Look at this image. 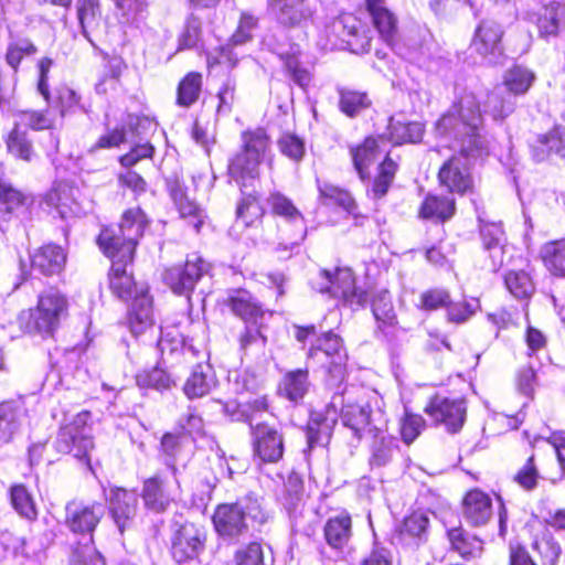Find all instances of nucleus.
Returning <instances> with one entry per match:
<instances>
[{
  "label": "nucleus",
  "instance_id": "nucleus-1",
  "mask_svg": "<svg viewBox=\"0 0 565 565\" xmlns=\"http://www.w3.org/2000/svg\"><path fill=\"white\" fill-rule=\"evenodd\" d=\"M147 218L140 209L128 210L121 218L118 233L105 228L98 236L99 247L113 262L109 273V287L115 296L132 300L128 323L135 335L143 333L153 323L152 303L143 285H137L127 264L134 258L135 247L147 226Z\"/></svg>",
  "mask_w": 565,
  "mask_h": 565
},
{
  "label": "nucleus",
  "instance_id": "nucleus-2",
  "mask_svg": "<svg viewBox=\"0 0 565 565\" xmlns=\"http://www.w3.org/2000/svg\"><path fill=\"white\" fill-rule=\"evenodd\" d=\"M435 130L441 139L438 147L460 152L443 164L438 173L439 181L449 191L463 194L472 188L468 158L481 156L486 150V139L481 135L482 115L477 97L472 93L463 94L436 122Z\"/></svg>",
  "mask_w": 565,
  "mask_h": 565
},
{
  "label": "nucleus",
  "instance_id": "nucleus-3",
  "mask_svg": "<svg viewBox=\"0 0 565 565\" xmlns=\"http://www.w3.org/2000/svg\"><path fill=\"white\" fill-rule=\"evenodd\" d=\"M380 397L375 392H369L362 387H348L342 383L341 386H334L331 401L323 409L311 412L309 424L308 440L310 446L318 441L313 437V431L329 437L335 426L339 415L345 427L352 430L353 435L361 438L365 433L381 430L385 422L380 408L373 409L372 405H377Z\"/></svg>",
  "mask_w": 565,
  "mask_h": 565
},
{
  "label": "nucleus",
  "instance_id": "nucleus-4",
  "mask_svg": "<svg viewBox=\"0 0 565 565\" xmlns=\"http://www.w3.org/2000/svg\"><path fill=\"white\" fill-rule=\"evenodd\" d=\"M386 147L387 140L379 136L367 137L362 145L351 150L354 168L362 180L369 175V167L385 154L379 167V174L367 190L372 200H380L387 193L397 170V164L386 153Z\"/></svg>",
  "mask_w": 565,
  "mask_h": 565
},
{
  "label": "nucleus",
  "instance_id": "nucleus-5",
  "mask_svg": "<svg viewBox=\"0 0 565 565\" xmlns=\"http://www.w3.org/2000/svg\"><path fill=\"white\" fill-rule=\"evenodd\" d=\"M268 514L257 498L247 495L234 503L220 504L213 514L216 532L224 539L237 540L249 529V521L258 525L267 522Z\"/></svg>",
  "mask_w": 565,
  "mask_h": 565
},
{
  "label": "nucleus",
  "instance_id": "nucleus-6",
  "mask_svg": "<svg viewBox=\"0 0 565 565\" xmlns=\"http://www.w3.org/2000/svg\"><path fill=\"white\" fill-rule=\"evenodd\" d=\"M67 310L66 297L60 290L50 288L39 295L34 309L21 312L19 321L29 333L51 337L67 316Z\"/></svg>",
  "mask_w": 565,
  "mask_h": 565
},
{
  "label": "nucleus",
  "instance_id": "nucleus-7",
  "mask_svg": "<svg viewBox=\"0 0 565 565\" xmlns=\"http://www.w3.org/2000/svg\"><path fill=\"white\" fill-rule=\"evenodd\" d=\"M243 148L230 161L228 172L236 182L255 179L259 164L266 159L270 149V141L263 129L245 131L242 135Z\"/></svg>",
  "mask_w": 565,
  "mask_h": 565
},
{
  "label": "nucleus",
  "instance_id": "nucleus-8",
  "mask_svg": "<svg viewBox=\"0 0 565 565\" xmlns=\"http://www.w3.org/2000/svg\"><path fill=\"white\" fill-rule=\"evenodd\" d=\"M319 280L313 281V288L319 292H328L340 299L352 309L363 308L367 302V292L356 287L355 278L350 268H337L334 273L321 270Z\"/></svg>",
  "mask_w": 565,
  "mask_h": 565
},
{
  "label": "nucleus",
  "instance_id": "nucleus-9",
  "mask_svg": "<svg viewBox=\"0 0 565 565\" xmlns=\"http://www.w3.org/2000/svg\"><path fill=\"white\" fill-rule=\"evenodd\" d=\"M308 358L317 360L323 365H328L330 379L329 386H341L345 377V364L348 360L347 351L342 339L329 331L318 338L309 352Z\"/></svg>",
  "mask_w": 565,
  "mask_h": 565
},
{
  "label": "nucleus",
  "instance_id": "nucleus-10",
  "mask_svg": "<svg viewBox=\"0 0 565 565\" xmlns=\"http://www.w3.org/2000/svg\"><path fill=\"white\" fill-rule=\"evenodd\" d=\"M89 418L88 412H81L60 428L54 441L57 452L72 454L78 459L87 458L94 446L90 428L87 425Z\"/></svg>",
  "mask_w": 565,
  "mask_h": 565
},
{
  "label": "nucleus",
  "instance_id": "nucleus-11",
  "mask_svg": "<svg viewBox=\"0 0 565 565\" xmlns=\"http://www.w3.org/2000/svg\"><path fill=\"white\" fill-rule=\"evenodd\" d=\"M180 494L178 475L162 476L161 472L146 479L141 498L145 507L156 513L166 511Z\"/></svg>",
  "mask_w": 565,
  "mask_h": 565
},
{
  "label": "nucleus",
  "instance_id": "nucleus-12",
  "mask_svg": "<svg viewBox=\"0 0 565 565\" xmlns=\"http://www.w3.org/2000/svg\"><path fill=\"white\" fill-rule=\"evenodd\" d=\"M501 24L492 19L482 20L476 28L471 49L489 64H500L503 60Z\"/></svg>",
  "mask_w": 565,
  "mask_h": 565
},
{
  "label": "nucleus",
  "instance_id": "nucleus-13",
  "mask_svg": "<svg viewBox=\"0 0 565 565\" xmlns=\"http://www.w3.org/2000/svg\"><path fill=\"white\" fill-rule=\"evenodd\" d=\"M106 512L102 502L71 501L65 505V525L76 534L92 536Z\"/></svg>",
  "mask_w": 565,
  "mask_h": 565
},
{
  "label": "nucleus",
  "instance_id": "nucleus-14",
  "mask_svg": "<svg viewBox=\"0 0 565 565\" xmlns=\"http://www.w3.org/2000/svg\"><path fill=\"white\" fill-rule=\"evenodd\" d=\"M253 454L262 462L276 463L284 455V436L275 427L265 423L252 425Z\"/></svg>",
  "mask_w": 565,
  "mask_h": 565
},
{
  "label": "nucleus",
  "instance_id": "nucleus-15",
  "mask_svg": "<svg viewBox=\"0 0 565 565\" xmlns=\"http://www.w3.org/2000/svg\"><path fill=\"white\" fill-rule=\"evenodd\" d=\"M206 532L194 523L178 526L172 536L171 553L178 563L196 558L204 550Z\"/></svg>",
  "mask_w": 565,
  "mask_h": 565
},
{
  "label": "nucleus",
  "instance_id": "nucleus-16",
  "mask_svg": "<svg viewBox=\"0 0 565 565\" xmlns=\"http://www.w3.org/2000/svg\"><path fill=\"white\" fill-rule=\"evenodd\" d=\"M207 271L209 265L200 256L193 255L184 266L167 269L163 279L174 294L189 297L196 281Z\"/></svg>",
  "mask_w": 565,
  "mask_h": 565
},
{
  "label": "nucleus",
  "instance_id": "nucleus-17",
  "mask_svg": "<svg viewBox=\"0 0 565 565\" xmlns=\"http://www.w3.org/2000/svg\"><path fill=\"white\" fill-rule=\"evenodd\" d=\"M425 413L437 424H443L449 433H457L466 419V406L462 399L434 396L425 407Z\"/></svg>",
  "mask_w": 565,
  "mask_h": 565
},
{
  "label": "nucleus",
  "instance_id": "nucleus-18",
  "mask_svg": "<svg viewBox=\"0 0 565 565\" xmlns=\"http://www.w3.org/2000/svg\"><path fill=\"white\" fill-rule=\"evenodd\" d=\"M105 498L108 501L109 513L122 533L131 525L137 514L138 495L135 491L115 487L110 488L109 493H105Z\"/></svg>",
  "mask_w": 565,
  "mask_h": 565
},
{
  "label": "nucleus",
  "instance_id": "nucleus-19",
  "mask_svg": "<svg viewBox=\"0 0 565 565\" xmlns=\"http://www.w3.org/2000/svg\"><path fill=\"white\" fill-rule=\"evenodd\" d=\"M160 451L167 467L173 475H178V465L185 466L193 454L192 438L180 431L166 433L160 441Z\"/></svg>",
  "mask_w": 565,
  "mask_h": 565
},
{
  "label": "nucleus",
  "instance_id": "nucleus-20",
  "mask_svg": "<svg viewBox=\"0 0 565 565\" xmlns=\"http://www.w3.org/2000/svg\"><path fill=\"white\" fill-rule=\"evenodd\" d=\"M268 8L277 22L284 26H303L313 15L307 0H270Z\"/></svg>",
  "mask_w": 565,
  "mask_h": 565
},
{
  "label": "nucleus",
  "instance_id": "nucleus-21",
  "mask_svg": "<svg viewBox=\"0 0 565 565\" xmlns=\"http://www.w3.org/2000/svg\"><path fill=\"white\" fill-rule=\"evenodd\" d=\"M126 125L128 129L125 127L116 128L109 134L102 136L95 147L104 149L119 147L126 142L132 143L135 142V137L141 136L146 130L154 126L149 118L135 115L128 116Z\"/></svg>",
  "mask_w": 565,
  "mask_h": 565
},
{
  "label": "nucleus",
  "instance_id": "nucleus-22",
  "mask_svg": "<svg viewBox=\"0 0 565 565\" xmlns=\"http://www.w3.org/2000/svg\"><path fill=\"white\" fill-rule=\"evenodd\" d=\"M462 514L469 524L484 525L493 514L491 498L478 489L469 491L463 498Z\"/></svg>",
  "mask_w": 565,
  "mask_h": 565
},
{
  "label": "nucleus",
  "instance_id": "nucleus-23",
  "mask_svg": "<svg viewBox=\"0 0 565 565\" xmlns=\"http://www.w3.org/2000/svg\"><path fill=\"white\" fill-rule=\"evenodd\" d=\"M66 263L64 249L55 244H47L36 249L31 256L33 270L45 276L58 275Z\"/></svg>",
  "mask_w": 565,
  "mask_h": 565
},
{
  "label": "nucleus",
  "instance_id": "nucleus-24",
  "mask_svg": "<svg viewBox=\"0 0 565 565\" xmlns=\"http://www.w3.org/2000/svg\"><path fill=\"white\" fill-rule=\"evenodd\" d=\"M25 415L26 408L21 398L0 403V441L9 443L13 438Z\"/></svg>",
  "mask_w": 565,
  "mask_h": 565
},
{
  "label": "nucleus",
  "instance_id": "nucleus-25",
  "mask_svg": "<svg viewBox=\"0 0 565 565\" xmlns=\"http://www.w3.org/2000/svg\"><path fill=\"white\" fill-rule=\"evenodd\" d=\"M551 154L565 158V127L556 126L547 134L540 135L532 145L535 161H545Z\"/></svg>",
  "mask_w": 565,
  "mask_h": 565
},
{
  "label": "nucleus",
  "instance_id": "nucleus-26",
  "mask_svg": "<svg viewBox=\"0 0 565 565\" xmlns=\"http://www.w3.org/2000/svg\"><path fill=\"white\" fill-rule=\"evenodd\" d=\"M366 8L381 38L392 44L397 31V20L386 8L385 0H366Z\"/></svg>",
  "mask_w": 565,
  "mask_h": 565
},
{
  "label": "nucleus",
  "instance_id": "nucleus-27",
  "mask_svg": "<svg viewBox=\"0 0 565 565\" xmlns=\"http://www.w3.org/2000/svg\"><path fill=\"white\" fill-rule=\"evenodd\" d=\"M74 192V188L68 184L58 183L45 195V202L56 210L61 218L66 220L79 213Z\"/></svg>",
  "mask_w": 565,
  "mask_h": 565
},
{
  "label": "nucleus",
  "instance_id": "nucleus-28",
  "mask_svg": "<svg viewBox=\"0 0 565 565\" xmlns=\"http://www.w3.org/2000/svg\"><path fill=\"white\" fill-rule=\"evenodd\" d=\"M455 211L456 205L454 199L429 194L423 201L418 216L423 220L444 223L454 216Z\"/></svg>",
  "mask_w": 565,
  "mask_h": 565
},
{
  "label": "nucleus",
  "instance_id": "nucleus-29",
  "mask_svg": "<svg viewBox=\"0 0 565 565\" xmlns=\"http://www.w3.org/2000/svg\"><path fill=\"white\" fill-rule=\"evenodd\" d=\"M170 194L181 217L189 218V223L199 231L205 217L204 211L188 198L185 189L178 180L170 185Z\"/></svg>",
  "mask_w": 565,
  "mask_h": 565
},
{
  "label": "nucleus",
  "instance_id": "nucleus-30",
  "mask_svg": "<svg viewBox=\"0 0 565 565\" xmlns=\"http://www.w3.org/2000/svg\"><path fill=\"white\" fill-rule=\"evenodd\" d=\"M324 539L328 545L334 550L348 545L352 536V521L347 513L330 518L323 527Z\"/></svg>",
  "mask_w": 565,
  "mask_h": 565
},
{
  "label": "nucleus",
  "instance_id": "nucleus-31",
  "mask_svg": "<svg viewBox=\"0 0 565 565\" xmlns=\"http://www.w3.org/2000/svg\"><path fill=\"white\" fill-rule=\"evenodd\" d=\"M536 25L543 38L555 36L565 29V4L551 3L537 13Z\"/></svg>",
  "mask_w": 565,
  "mask_h": 565
},
{
  "label": "nucleus",
  "instance_id": "nucleus-32",
  "mask_svg": "<svg viewBox=\"0 0 565 565\" xmlns=\"http://www.w3.org/2000/svg\"><path fill=\"white\" fill-rule=\"evenodd\" d=\"M308 376L309 373L306 369L287 372L279 384V393L291 402L302 399L310 387Z\"/></svg>",
  "mask_w": 565,
  "mask_h": 565
},
{
  "label": "nucleus",
  "instance_id": "nucleus-33",
  "mask_svg": "<svg viewBox=\"0 0 565 565\" xmlns=\"http://www.w3.org/2000/svg\"><path fill=\"white\" fill-rule=\"evenodd\" d=\"M540 257L551 275L565 278V238L545 243Z\"/></svg>",
  "mask_w": 565,
  "mask_h": 565
},
{
  "label": "nucleus",
  "instance_id": "nucleus-34",
  "mask_svg": "<svg viewBox=\"0 0 565 565\" xmlns=\"http://www.w3.org/2000/svg\"><path fill=\"white\" fill-rule=\"evenodd\" d=\"M429 520L423 512L406 516L399 527L398 539L407 545H418L426 539Z\"/></svg>",
  "mask_w": 565,
  "mask_h": 565
},
{
  "label": "nucleus",
  "instance_id": "nucleus-35",
  "mask_svg": "<svg viewBox=\"0 0 565 565\" xmlns=\"http://www.w3.org/2000/svg\"><path fill=\"white\" fill-rule=\"evenodd\" d=\"M226 302L236 316L247 322H256L257 318L263 316L260 306L246 290H235Z\"/></svg>",
  "mask_w": 565,
  "mask_h": 565
},
{
  "label": "nucleus",
  "instance_id": "nucleus-36",
  "mask_svg": "<svg viewBox=\"0 0 565 565\" xmlns=\"http://www.w3.org/2000/svg\"><path fill=\"white\" fill-rule=\"evenodd\" d=\"M214 381L207 364H198L186 380L183 391L189 398L202 397L207 394Z\"/></svg>",
  "mask_w": 565,
  "mask_h": 565
},
{
  "label": "nucleus",
  "instance_id": "nucleus-37",
  "mask_svg": "<svg viewBox=\"0 0 565 565\" xmlns=\"http://www.w3.org/2000/svg\"><path fill=\"white\" fill-rule=\"evenodd\" d=\"M372 311L382 332L397 323L392 299L386 290L379 291L372 300Z\"/></svg>",
  "mask_w": 565,
  "mask_h": 565
},
{
  "label": "nucleus",
  "instance_id": "nucleus-38",
  "mask_svg": "<svg viewBox=\"0 0 565 565\" xmlns=\"http://www.w3.org/2000/svg\"><path fill=\"white\" fill-rule=\"evenodd\" d=\"M452 550L463 558L477 557L482 552V542L461 529H452L448 532Z\"/></svg>",
  "mask_w": 565,
  "mask_h": 565
},
{
  "label": "nucleus",
  "instance_id": "nucleus-39",
  "mask_svg": "<svg viewBox=\"0 0 565 565\" xmlns=\"http://www.w3.org/2000/svg\"><path fill=\"white\" fill-rule=\"evenodd\" d=\"M535 81V74L527 67L515 65L504 76V85L509 93L514 95L525 94Z\"/></svg>",
  "mask_w": 565,
  "mask_h": 565
},
{
  "label": "nucleus",
  "instance_id": "nucleus-40",
  "mask_svg": "<svg viewBox=\"0 0 565 565\" xmlns=\"http://www.w3.org/2000/svg\"><path fill=\"white\" fill-rule=\"evenodd\" d=\"M320 198L326 204H337L348 213L355 215L356 203L351 194L331 183H319Z\"/></svg>",
  "mask_w": 565,
  "mask_h": 565
},
{
  "label": "nucleus",
  "instance_id": "nucleus-41",
  "mask_svg": "<svg viewBox=\"0 0 565 565\" xmlns=\"http://www.w3.org/2000/svg\"><path fill=\"white\" fill-rule=\"evenodd\" d=\"M202 75L196 72H191L184 76L178 87L177 102L182 107L193 105L201 93Z\"/></svg>",
  "mask_w": 565,
  "mask_h": 565
},
{
  "label": "nucleus",
  "instance_id": "nucleus-42",
  "mask_svg": "<svg viewBox=\"0 0 565 565\" xmlns=\"http://www.w3.org/2000/svg\"><path fill=\"white\" fill-rule=\"evenodd\" d=\"M508 290L518 299L531 297L535 290L531 276L525 270H511L504 277Z\"/></svg>",
  "mask_w": 565,
  "mask_h": 565
},
{
  "label": "nucleus",
  "instance_id": "nucleus-43",
  "mask_svg": "<svg viewBox=\"0 0 565 565\" xmlns=\"http://www.w3.org/2000/svg\"><path fill=\"white\" fill-rule=\"evenodd\" d=\"M8 151L15 158L31 161L34 150L28 132L14 126L7 139Z\"/></svg>",
  "mask_w": 565,
  "mask_h": 565
},
{
  "label": "nucleus",
  "instance_id": "nucleus-44",
  "mask_svg": "<svg viewBox=\"0 0 565 565\" xmlns=\"http://www.w3.org/2000/svg\"><path fill=\"white\" fill-rule=\"evenodd\" d=\"M10 499L13 509L28 520H35L38 511L32 495L24 486H13L10 490Z\"/></svg>",
  "mask_w": 565,
  "mask_h": 565
},
{
  "label": "nucleus",
  "instance_id": "nucleus-45",
  "mask_svg": "<svg viewBox=\"0 0 565 565\" xmlns=\"http://www.w3.org/2000/svg\"><path fill=\"white\" fill-rule=\"evenodd\" d=\"M14 126L22 129L29 127L33 130L51 129L54 126V118L49 111L20 110L15 114Z\"/></svg>",
  "mask_w": 565,
  "mask_h": 565
},
{
  "label": "nucleus",
  "instance_id": "nucleus-46",
  "mask_svg": "<svg viewBox=\"0 0 565 565\" xmlns=\"http://www.w3.org/2000/svg\"><path fill=\"white\" fill-rule=\"evenodd\" d=\"M391 138L395 143L418 142L424 135V126L420 122H391Z\"/></svg>",
  "mask_w": 565,
  "mask_h": 565
},
{
  "label": "nucleus",
  "instance_id": "nucleus-47",
  "mask_svg": "<svg viewBox=\"0 0 565 565\" xmlns=\"http://www.w3.org/2000/svg\"><path fill=\"white\" fill-rule=\"evenodd\" d=\"M70 563L71 565H104V559L95 548L92 536L85 543H78L72 548Z\"/></svg>",
  "mask_w": 565,
  "mask_h": 565
},
{
  "label": "nucleus",
  "instance_id": "nucleus-48",
  "mask_svg": "<svg viewBox=\"0 0 565 565\" xmlns=\"http://www.w3.org/2000/svg\"><path fill=\"white\" fill-rule=\"evenodd\" d=\"M136 382L139 387L157 391L168 390L173 383L170 375L161 367H153L152 370L138 373Z\"/></svg>",
  "mask_w": 565,
  "mask_h": 565
},
{
  "label": "nucleus",
  "instance_id": "nucleus-49",
  "mask_svg": "<svg viewBox=\"0 0 565 565\" xmlns=\"http://www.w3.org/2000/svg\"><path fill=\"white\" fill-rule=\"evenodd\" d=\"M515 103L510 95L492 92L487 97V111L494 120H502L513 113Z\"/></svg>",
  "mask_w": 565,
  "mask_h": 565
},
{
  "label": "nucleus",
  "instance_id": "nucleus-50",
  "mask_svg": "<svg viewBox=\"0 0 565 565\" xmlns=\"http://www.w3.org/2000/svg\"><path fill=\"white\" fill-rule=\"evenodd\" d=\"M202 33L201 20L191 14L186 18L185 24L178 36V50L193 49L200 41Z\"/></svg>",
  "mask_w": 565,
  "mask_h": 565
},
{
  "label": "nucleus",
  "instance_id": "nucleus-51",
  "mask_svg": "<svg viewBox=\"0 0 565 565\" xmlns=\"http://www.w3.org/2000/svg\"><path fill=\"white\" fill-rule=\"evenodd\" d=\"M340 109L348 116H354L370 105V100L364 93L340 89Z\"/></svg>",
  "mask_w": 565,
  "mask_h": 565
},
{
  "label": "nucleus",
  "instance_id": "nucleus-52",
  "mask_svg": "<svg viewBox=\"0 0 565 565\" xmlns=\"http://www.w3.org/2000/svg\"><path fill=\"white\" fill-rule=\"evenodd\" d=\"M99 13L100 11L98 0H77V18L83 34L86 38H88L87 29L97 24Z\"/></svg>",
  "mask_w": 565,
  "mask_h": 565
},
{
  "label": "nucleus",
  "instance_id": "nucleus-53",
  "mask_svg": "<svg viewBox=\"0 0 565 565\" xmlns=\"http://www.w3.org/2000/svg\"><path fill=\"white\" fill-rule=\"evenodd\" d=\"M258 26V18L250 12L241 13L238 25L231 38L234 45L245 44L253 39V33Z\"/></svg>",
  "mask_w": 565,
  "mask_h": 565
},
{
  "label": "nucleus",
  "instance_id": "nucleus-54",
  "mask_svg": "<svg viewBox=\"0 0 565 565\" xmlns=\"http://www.w3.org/2000/svg\"><path fill=\"white\" fill-rule=\"evenodd\" d=\"M233 565H264V551L258 542H250L236 550Z\"/></svg>",
  "mask_w": 565,
  "mask_h": 565
},
{
  "label": "nucleus",
  "instance_id": "nucleus-55",
  "mask_svg": "<svg viewBox=\"0 0 565 565\" xmlns=\"http://www.w3.org/2000/svg\"><path fill=\"white\" fill-rule=\"evenodd\" d=\"M55 104L62 117L74 113L76 108H83L81 105V95L73 88L65 85L60 86L56 89Z\"/></svg>",
  "mask_w": 565,
  "mask_h": 565
},
{
  "label": "nucleus",
  "instance_id": "nucleus-56",
  "mask_svg": "<svg viewBox=\"0 0 565 565\" xmlns=\"http://www.w3.org/2000/svg\"><path fill=\"white\" fill-rule=\"evenodd\" d=\"M36 51L38 50L35 45L26 39H21L15 42H11L8 45L6 54L7 63L14 71H17L23 57L26 55H33L36 53Z\"/></svg>",
  "mask_w": 565,
  "mask_h": 565
},
{
  "label": "nucleus",
  "instance_id": "nucleus-57",
  "mask_svg": "<svg viewBox=\"0 0 565 565\" xmlns=\"http://www.w3.org/2000/svg\"><path fill=\"white\" fill-rule=\"evenodd\" d=\"M280 152L295 162H299L305 154V142L294 134H284L278 139Z\"/></svg>",
  "mask_w": 565,
  "mask_h": 565
},
{
  "label": "nucleus",
  "instance_id": "nucleus-58",
  "mask_svg": "<svg viewBox=\"0 0 565 565\" xmlns=\"http://www.w3.org/2000/svg\"><path fill=\"white\" fill-rule=\"evenodd\" d=\"M395 448V441L393 437L382 436L380 437L373 446L372 456L370 458V463L373 467H382L385 466L393 456Z\"/></svg>",
  "mask_w": 565,
  "mask_h": 565
},
{
  "label": "nucleus",
  "instance_id": "nucleus-59",
  "mask_svg": "<svg viewBox=\"0 0 565 565\" xmlns=\"http://www.w3.org/2000/svg\"><path fill=\"white\" fill-rule=\"evenodd\" d=\"M284 66L287 75L301 88L309 86L311 82V73L303 67L298 57L295 55H288L284 57Z\"/></svg>",
  "mask_w": 565,
  "mask_h": 565
},
{
  "label": "nucleus",
  "instance_id": "nucleus-60",
  "mask_svg": "<svg viewBox=\"0 0 565 565\" xmlns=\"http://www.w3.org/2000/svg\"><path fill=\"white\" fill-rule=\"evenodd\" d=\"M270 204L275 214L290 222L302 221V214L294 203L280 193L270 196Z\"/></svg>",
  "mask_w": 565,
  "mask_h": 565
},
{
  "label": "nucleus",
  "instance_id": "nucleus-61",
  "mask_svg": "<svg viewBox=\"0 0 565 565\" xmlns=\"http://www.w3.org/2000/svg\"><path fill=\"white\" fill-rule=\"evenodd\" d=\"M479 303L478 300L452 302L449 301L447 306L448 321L455 323H462L470 319L477 311Z\"/></svg>",
  "mask_w": 565,
  "mask_h": 565
},
{
  "label": "nucleus",
  "instance_id": "nucleus-62",
  "mask_svg": "<svg viewBox=\"0 0 565 565\" xmlns=\"http://www.w3.org/2000/svg\"><path fill=\"white\" fill-rule=\"evenodd\" d=\"M533 547L541 555L542 561L546 565H556L559 555H561V546L550 536H543L540 540H536L533 544Z\"/></svg>",
  "mask_w": 565,
  "mask_h": 565
},
{
  "label": "nucleus",
  "instance_id": "nucleus-63",
  "mask_svg": "<svg viewBox=\"0 0 565 565\" xmlns=\"http://www.w3.org/2000/svg\"><path fill=\"white\" fill-rule=\"evenodd\" d=\"M425 427V419L420 415L405 413L401 422V435L406 444L413 443Z\"/></svg>",
  "mask_w": 565,
  "mask_h": 565
},
{
  "label": "nucleus",
  "instance_id": "nucleus-64",
  "mask_svg": "<svg viewBox=\"0 0 565 565\" xmlns=\"http://www.w3.org/2000/svg\"><path fill=\"white\" fill-rule=\"evenodd\" d=\"M0 201L6 205L8 212H14L28 204L29 198L10 184L0 181Z\"/></svg>",
  "mask_w": 565,
  "mask_h": 565
}]
</instances>
